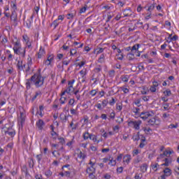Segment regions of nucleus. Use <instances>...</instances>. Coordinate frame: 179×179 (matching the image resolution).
<instances>
[{
    "instance_id": "aec40b11",
    "label": "nucleus",
    "mask_w": 179,
    "mask_h": 179,
    "mask_svg": "<svg viewBox=\"0 0 179 179\" xmlns=\"http://www.w3.org/2000/svg\"><path fill=\"white\" fill-rule=\"evenodd\" d=\"M130 78L131 75H123L121 76L120 79L124 83H128V80H129Z\"/></svg>"
},
{
    "instance_id": "c85d7f7f",
    "label": "nucleus",
    "mask_w": 179,
    "mask_h": 179,
    "mask_svg": "<svg viewBox=\"0 0 179 179\" xmlns=\"http://www.w3.org/2000/svg\"><path fill=\"white\" fill-rule=\"evenodd\" d=\"M65 95H62V92H61L60 94V99H59V101H60V104L63 105L65 104L66 101V96H64Z\"/></svg>"
},
{
    "instance_id": "8fccbe9b",
    "label": "nucleus",
    "mask_w": 179,
    "mask_h": 179,
    "mask_svg": "<svg viewBox=\"0 0 179 179\" xmlns=\"http://www.w3.org/2000/svg\"><path fill=\"white\" fill-rule=\"evenodd\" d=\"M92 136V134H89V132H85L83 134V139L85 141H87V139H89V138H90V136Z\"/></svg>"
},
{
    "instance_id": "603ef678",
    "label": "nucleus",
    "mask_w": 179,
    "mask_h": 179,
    "mask_svg": "<svg viewBox=\"0 0 179 179\" xmlns=\"http://www.w3.org/2000/svg\"><path fill=\"white\" fill-rule=\"evenodd\" d=\"M99 92V90L96 89V90H92L90 92V96H92V97H94V96H96V94H97V92Z\"/></svg>"
},
{
    "instance_id": "ddd939ff",
    "label": "nucleus",
    "mask_w": 179,
    "mask_h": 179,
    "mask_svg": "<svg viewBox=\"0 0 179 179\" xmlns=\"http://www.w3.org/2000/svg\"><path fill=\"white\" fill-rule=\"evenodd\" d=\"M158 87L159 83L157 81L152 82V85L150 87V92H151V93H156Z\"/></svg>"
},
{
    "instance_id": "393cba45",
    "label": "nucleus",
    "mask_w": 179,
    "mask_h": 179,
    "mask_svg": "<svg viewBox=\"0 0 179 179\" xmlns=\"http://www.w3.org/2000/svg\"><path fill=\"white\" fill-rule=\"evenodd\" d=\"M163 173L166 177H170V176H171V169L169 168H166L164 169Z\"/></svg>"
},
{
    "instance_id": "c9c22d12",
    "label": "nucleus",
    "mask_w": 179,
    "mask_h": 179,
    "mask_svg": "<svg viewBox=\"0 0 179 179\" xmlns=\"http://www.w3.org/2000/svg\"><path fill=\"white\" fill-rule=\"evenodd\" d=\"M60 120L62 122H66V120H68V116L64 113L60 114Z\"/></svg>"
},
{
    "instance_id": "a19ab883",
    "label": "nucleus",
    "mask_w": 179,
    "mask_h": 179,
    "mask_svg": "<svg viewBox=\"0 0 179 179\" xmlns=\"http://www.w3.org/2000/svg\"><path fill=\"white\" fill-rule=\"evenodd\" d=\"M145 142H146V138L145 137H143L141 139V142L139 145V148H141V149H143V148H145Z\"/></svg>"
},
{
    "instance_id": "4be33fe9",
    "label": "nucleus",
    "mask_w": 179,
    "mask_h": 179,
    "mask_svg": "<svg viewBox=\"0 0 179 179\" xmlns=\"http://www.w3.org/2000/svg\"><path fill=\"white\" fill-rule=\"evenodd\" d=\"M3 51L2 49L0 50V65H2V64L6 61V57H5L4 55H2Z\"/></svg>"
},
{
    "instance_id": "774afa93",
    "label": "nucleus",
    "mask_w": 179,
    "mask_h": 179,
    "mask_svg": "<svg viewBox=\"0 0 179 179\" xmlns=\"http://www.w3.org/2000/svg\"><path fill=\"white\" fill-rule=\"evenodd\" d=\"M50 135L53 137V139H56L58 136V134L57 132H55V131H50Z\"/></svg>"
},
{
    "instance_id": "f03ea898",
    "label": "nucleus",
    "mask_w": 179,
    "mask_h": 179,
    "mask_svg": "<svg viewBox=\"0 0 179 179\" xmlns=\"http://www.w3.org/2000/svg\"><path fill=\"white\" fill-rule=\"evenodd\" d=\"M15 41L13 43V50L14 54L16 55H19L21 58L26 57V48H22V43L20 42V39L17 38V36H15Z\"/></svg>"
},
{
    "instance_id": "f257e3e1",
    "label": "nucleus",
    "mask_w": 179,
    "mask_h": 179,
    "mask_svg": "<svg viewBox=\"0 0 179 179\" xmlns=\"http://www.w3.org/2000/svg\"><path fill=\"white\" fill-rule=\"evenodd\" d=\"M45 80V77L38 73H34L29 79L27 80L26 87L29 90V89H31V85H33L36 89H39V87L44 86Z\"/></svg>"
},
{
    "instance_id": "de8ad7c7",
    "label": "nucleus",
    "mask_w": 179,
    "mask_h": 179,
    "mask_svg": "<svg viewBox=\"0 0 179 179\" xmlns=\"http://www.w3.org/2000/svg\"><path fill=\"white\" fill-rule=\"evenodd\" d=\"M143 178V174L142 173H136L134 176V179H142Z\"/></svg>"
},
{
    "instance_id": "052dcab7",
    "label": "nucleus",
    "mask_w": 179,
    "mask_h": 179,
    "mask_svg": "<svg viewBox=\"0 0 179 179\" xmlns=\"http://www.w3.org/2000/svg\"><path fill=\"white\" fill-rule=\"evenodd\" d=\"M134 103L135 106H137V107H141L142 104H141V99H137L134 101Z\"/></svg>"
},
{
    "instance_id": "b1692460",
    "label": "nucleus",
    "mask_w": 179,
    "mask_h": 179,
    "mask_svg": "<svg viewBox=\"0 0 179 179\" xmlns=\"http://www.w3.org/2000/svg\"><path fill=\"white\" fill-rule=\"evenodd\" d=\"M99 64H103L106 62V55L104 54H101L98 59Z\"/></svg>"
},
{
    "instance_id": "cd10ccee",
    "label": "nucleus",
    "mask_w": 179,
    "mask_h": 179,
    "mask_svg": "<svg viewBox=\"0 0 179 179\" xmlns=\"http://www.w3.org/2000/svg\"><path fill=\"white\" fill-rule=\"evenodd\" d=\"M102 52H104V48H98L94 50V54H96V55L102 54Z\"/></svg>"
},
{
    "instance_id": "ea45409f",
    "label": "nucleus",
    "mask_w": 179,
    "mask_h": 179,
    "mask_svg": "<svg viewBox=\"0 0 179 179\" xmlns=\"http://www.w3.org/2000/svg\"><path fill=\"white\" fill-rule=\"evenodd\" d=\"M41 91H38L35 93V95L32 97L31 100L32 101H34L37 97H41Z\"/></svg>"
},
{
    "instance_id": "4d7b16f0",
    "label": "nucleus",
    "mask_w": 179,
    "mask_h": 179,
    "mask_svg": "<svg viewBox=\"0 0 179 179\" xmlns=\"http://www.w3.org/2000/svg\"><path fill=\"white\" fill-rule=\"evenodd\" d=\"M108 76H109V78H114V76H115V70L109 71Z\"/></svg>"
},
{
    "instance_id": "39448f33",
    "label": "nucleus",
    "mask_w": 179,
    "mask_h": 179,
    "mask_svg": "<svg viewBox=\"0 0 179 179\" xmlns=\"http://www.w3.org/2000/svg\"><path fill=\"white\" fill-rule=\"evenodd\" d=\"M128 125L131 128H134L136 131L141 129V125H142V120H130L128 122Z\"/></svg>"
},
{
    "instance_id": "9d476101",
    "label": "nucleus",
    "mask_w": 179,
    "mask_h": 179,
    "mask_svg": "<svg viewBox=\"0 0 179 179\" xmlns=\"http://www.w3.org/2000/svg\"><path fill=\"white\" fill-rule=\"evenodd\" d=\"M148 124L152 127L160 125V120L156 117H152L148 120Z\"/></svg>"
},
{
    "instance_id": "864d4df0",
    "label": "nucleus",
    "mask_w": 179,
    "mask_h": 179,
    "mask_svg": "<svg viewBox=\"0 0 179 179\" xmlns=\"http://www.w3.org/2000/svg\"><path fill=\"white\" fill-rule=\"evenodd\" d=\"M75 99L71 98L69 101V106H71V107H75Z\"/></svg>"
},
{
    "instance_id": "72a5a7b5",
    "label": "nucleus",
    "mask_w": 179,
    "mask_h": 179,
    "mask_svg": "<svg viewBox=\"0 0 179 179\" xmlns=\"http://www.w3.org/2000/svg\"><path fill=\"white\" fill-rule=\"evenodd\" d=\"M78 159H80V160H85V159H86V154L80 151V153L78 155Z\"/></svg>"
},
{
    "instance_id": "6e6d98bb",
    "label": "nucleus",
    "mask_w": 179,
    "mask_h": 179,
    "mask_svg": "<svg viewBox=\"0 0 179 179\" xmlns=\"http://www.w3.org/2000/svg\"><path fill=\"white\" fill-rule=\"evenodd\" d=\"M140 135H141V132L140 131L137 132V135H135L133 136V140L134 141H139V139H141V137H139Z\"/></svg>"
},
{
    "instance_id": "69168bd1",
    "label": "nucleus",
    "mask_w": 179,
    "mask_h": 179,
    "mask_svg": "<svg viewBox=\"0 0 179 179\" xmlns=\"http://www.w3.org/2000/svg\"><path fill=\"white\" fill-rule=\"evenodd\" d=\"M122 14L121 13H117V14L115 17V20H117V21L120 20L121 17H122Z\"/></svg>"
},
{
    "instance_id": "79ce46f5",
    "label": "nucleus",
    "mask_w": 179,
    "mask_h": 179,
    "mask_svg": "<svg viewBox=\"0 0 179 179\" xmlns=\"http://www.w3.org/2000/svg\"><path fill=\"white\" fill-rule=\"evenodd\" d=\"M6 43H8V38H6V36H3L0 41V44L1 45H6Z\"/></svg>"
},
{
    "instance_id": "7ed1b4c3",
    "label": "nucleus",
    "mask_w": 179,
    "mask_h": 179,
    "mask_svg": "<svg viewBox=\"0 0 179 179\" xmlns=\"http://www.w3.org/2000/svg\"><path fill=\"white\" fill-rule=\"evenodd\" d=\"M75 79L68 81V87L64 91H62V96L66 94H71L75 90L73 89V84L75 83Z\"/></svg>"
},
{
    "instance_id": "6ab92c4d",
    "label": "nucleus",
    "mask_w": 179,
    "mask_h": 179,
    "mask_svg": "<svg viewBox=\"0 0 179 179\" xmlns=\"http://www.w3.org/2000/svg\"><path fill=\"white\" fill-rule=\"evenodd\" d=\"M26 66V64H23V61L19 60L17 64V68L19 71H23Z\"/></svg>"
},
{
    "instance_id": "20e7f679",
    "label": "nucleus",
    "mask_w": 179,
    "mask_h": 179,
    "mask_svg": "<svg viewBox=\"0 0 179 179\" xmlns=\"http://www.w3.org/2000/svg\"><path fill=\"white\" fill-rule=\"evenodd\" d=\"M20 116L18 117V122L23 125L26 121V110L22 106H19Z\"/></svg>"
},
{
    "instance_id": "c03bdc74",
    "label": "nucleus",
    "mask_w": 179,
    "mask_h": 179,
    "mask_svg": "<svg viewBox=\"0 0 179 179\" xmlns=\"http://www.w3.org/2000/svg\"><path fill=\"white\" fill-rule=\"evenodd\" d=\"M25 45H26L25 50L27 48L30 49V50H33V45H31V41H30V40L28 42H27L25 43Z\"/></svg>"
},
{
    "instance_id": "37998d69",
    "label": "nucleus",
    "mask_w": 179,
    "mask_h": 179,
    "mask_svg": "<svg viewBox=\"0 0 179 179\" xmlns=\"http://www.w3.org/2000/svg\"><path fill=\"white\" fill-rule=\"evenodd\" d=\"M52 155H53L54 157H56V159H58L59 156H61V153H59V151L58 150H54L52 152Z\"/></svg>"
},
{
    "instance_id": "338daca9",
    "label": "nucleus",
    "mask_w": 179,
    "mask_h": 179,
    "mask_svg": "<svg viewBox=\"0 0 179 179\" xmlns=\"http://www.w3.org/2000/svg\"><path fill=\"white\" fill-rule=\"evenodd\" d=\"M116 110H117V111H121L122 110V103H117Z\"/></svg>"
},
{
    "instance_id": "a211bd4d",
    "label": "nucleus",
    "mask_w": 179,
    "mask_h": 179,
    "mask_svg": "<svg viewBox=\"0 0 179 179\" xmlns=\"http://www.w3.org/2000/svg\"><path fill=\"white\" fill-rule=\"evenodd\" d=\"M11 12H16L17 10V4L16 0L12 1L10 3Z\"/></svg>"
},
{
    "instance_id": "423d86ee",
    "label": "nucleus",
    "mask_w": 179,
    "mask_h": 179,
    "mask_svg": "<svg viewBox=\"0 0 179 179\" xmlns=\"http://www.w3.org/2000/svg\"><path fill=\"white\" fill-rule=\"evenodd\" d=\"M123 17H136V15L134 13L132 9L130 7L124 8L122 10Z\"/></svg>"
},
{
    "instance_id": "bf43d9fd",
    "label": "nucleus",
    "mask_w": 179,
    "mask_h": 179,
    "mask_svg": "<svg viewBox=\"0 0 179 179\" xmlns=\"http://www.w3.org/2000/svg\"><path fill=\"white\" fill-rule=\"evenodd\" d=\"M69 127H70V128H71L72 131H75L76 129V128H78V125L77 124H74L73 122H71L70 123Z\"/></svg>"
},
{
    "instance_id": "680f3d73",
    "label": "nucleus",
    "mask_w": 179,
    "mask_h": 179,
    "mask_svg": "<svg viewBox=\"0 0 179 179\" xmlns=\"http://www.w3.org/2000/svg\"><path fill=\"white\" fill-rule=\"evenodd\" d=\"M141 153V151H139V150L138 149H135L133 150L132 152V156L133 157H135V156H138V155Z\"/></svg>"
},
{
    "instance_id": "09e8293b",
    "label": "nucleus",
    "mask_w": 179,
    "mask_h": 179,
    "mask_svg": "<svg viewBox=\"0 0 179 179\" xmlns=\"http://www.w3.org/2000/svg\"><path fill=\"white\" fill-rule=\"evenodd\" d=\"M163 93L166 97L171 96V90H170L169 89L166 90L165 91H164Z\"/></svg>"
},
{
    "instance_id": "f704fd0d",
    "label": "nucleus",
    "mask_w": 179,
    "mask_h": 179,
    "mask_svg": "<svg viewBox=\"0 0 179 179\" xmlns=\"http://www.w3.org/2000/svg\"><path fill=\"white\" fill-rule=\"evenodd\" d=\"M87 173H96V168L94 166H88L87 168Z\"/></svg>"
},
{
    "instance_id": "0e129e2a",
    "label": "nucleus",
    "mask_w": 179,
    "mask_h": 179,
    "mask_svg": "<svg viewBox=\"0 0 179 179\" xmlns=\"http://www.w3.org/2000/svg\"><path fill=\"white\" fill-rule=\"evenodd\" d=\"M141 162H142V159H141V157H137L136 159H134V164H138L139 163H141Z\"/></svg>"
},
{
    "instance_id": "473e14b6",
    "label": "nucleus",
    "mask_w": 179,
    "mask_h": 179,
    "mask_svg": "<svg viewBox=\"0 0 179 179\" xmlns=\"http://www.w3.org/2000/svg\"><path fill=\"white\" fill-rule=\"evenodd\" d=\"M44 174L45 177H47V178H50V177L52 176V171H51V169H47L46 171H45Z\"/></svg>"
},
{
    "instance_id": "f3484780",
    "label": "nucleus",
    "mask_w": 179,
    "mask_h": 179,
    "mask_svg": "<svg viewBox=\"0 0 179 179\" xmlns=\"http://www.w3.org/2000/svg\"><path fill=\"white\" fill-rule=\"evenodd\" d=\"M173 153H174V150H173V149L171 148H168L164 151V156L168 157V156H171V155H173Z\"/></svg>"
},
{
    "instance_id": "c756f323",
    "label": "nucleus",
    "mask_w": 179,
    "mask_h": 179,
    "mask_svg": "<svg viewBox=\"0 0 179 179\" xmlns=\"http://www.w3.org/2000/svg\"><path fill=\"white\" fill-rule=\"evenodd\" d=\"M51 27H53L54 30H55V29H57V27H58V26H59V22H58V20H55L52 24H51Z\"/></svg>"
},
{
    "instance_id": "4468645a",
    "label": "nucleus",
    "mask_w": 179,
    "mask_h": 179,
    "mask_svg": "<svg viewBox=\"0 0 179 179\" xmlns=\"http://www.w3.org/2000/svg\"><path fill=\"white\" fill-rule=\"evenodd\" d=\"M139 117L141 120H143V121H146L147 118L152 117V114H150V112H142L140 113Z\"/></svg>"
},
{
    "instance_id": "bb28decb",
    "label": "nucleus",
    "mask_w": 179,
    "mask_h": 179,
    "mask_svg": "<svg viewBox=\"0 0 179 179\" xmlns=\"http://www.w3.org/2000/svg\"><path fill=\"white\" fill-rule=\"evenodd\" d=\"M85 65H86V60H83L81 62L75 63V66H79V68H83Z\"/></svg>"
},
{
    "instance_id": "2f4dec72",
    "label": "nucleus",
    "mask_w": 179,
    "mask_h": 179,
    "mask_svg": "<svg viewBox=\"0 0 179 179\" xmlns=\"http://www.w3.org/2000/svg\"><path fill=\"white\" fill-rule=\"evenodd\" d=\"M164 162L165 163L162 164L161 166H166V167H168V166H170V164H171V159L169 158H165Z\"/></svg>"
},
{
    "instance_id": "0eeeda50",
    "label": "nucleus",
    "mask_w": 179,
    "mask_h": 179,
    "mask_svg": "<svg viewBox=\"0 0 179 179\" xmlns=\"http://www.w3.org/2000/svg\"><path fill=\"white\" fill-rule=\"evenodd\" d=\"M88 73L89 71L86 68H83L81 71H80L79 74L82 79V83H85V82H86V76H87Z\"/></svg>"
},
{
    "instance_id": "a18cd8bd",
    "label": "nucleus",
    "mask_w": 179,
    "mask_h": 179,
    "mask_svg": "<svg viewBox=\"0 0 179 179\" xmlns=\"http://www.w3.org/2000/svg\"><path fill=\"white\" fill-rule=\"evenodd\" d=\"M25 45H26L25 50L27 48L30 49V50H33V45H31V41H30V40L28 42H27L25 43Z\"/></svg>"
},
{
    "instance_id": "e2e57ef3",
    "label": "nucleus",
    "mask_w": 179,
    "mask_h": 179,
    "mask_svg": "<svg viewBox=\"0 0 179 179\" xmlns=\"http://www.w3.org/2000/svg\"><path fill=\"white\" fill-rule=\"evenodd\" d=\"M139 111H141V109L138 108H133V113L136 115H140L141 114H139Z\"/></svg>"
},
{
    "instance_id": "13d9d810",
    "label": "nucleus",
    "mask_w": 179,
    "mask_h": 179,
    "mask_svg": "<svg viewBox=\"0 0 179 179\" xmlns=\"http://www.w3.org/2000/svg\"><path fill=\"white\" fill-rule=\"evenodd\" d=\"M120 89H121L122 92H123V93H124V94L129 93V89H128L125 87H121Z\"/></svg>"
},
{
    "instance_id": "5fc2aeb1",
    "label": "nucleus",
    "mask_w": 179,
    "mask_h": 179,
    "mask_svg": "<svg viewBox=\"0 0 179 179\" xmlns=\"http://www.w3.org/2000/svg\"><path fill=\"white\" fill-rule=\"evenodd\" d=\"M116 57L118 61H122V59H124V54L122 53L116 54Z\"/></svg>"
},
{
    "instance_id": "2eb2a0df",
    "label": "nucleus",
    "mask_w": 179,
    "mask_h": 179,
    "mask_svg": "<svg viewBox=\"0 0 179 179\" xmlns=\"http://www.w3.org/2000/svg\"><path fill=\"white\" fill-rule=\"evenodd\" d=\"M131 160H132V157L129 154L125 155L123 157L124 164H127V165L129 164V163H131Z\"/></svg>"
},
{
    "instance_id": "a878e982",
    "label": "nucleus",
    "mask_w": 179,
    "mask_h": 179,
    "mask_svg": "<svg viewBox=\"0 0 179 179\" xmlns=\"http://www.w3.org/2000/svg\"><path fill=\"white\" fill-rule=\"evenodd\" d=\"M151 168H152V170H153V171L156 172L157 171V170H159V169H160V165H159L158 163L152 164Z\"/></svg>"
},
{
    "instance_id": "7c9ffc66",
    "label": "nucleus",
    "mask_w": 179,
    "mask_h": 179,
    "mask_svg": "<svg viewBox=\"0 0 179 179\" xmlns=\"http://www.w3.org/2000/svg\"><path fill=\"white\" fill-rule=\"evenodd\" d=\"M90 139V141H93L94 143H100V140H97V136L96 135L91 134Z\"/></svg>"
},
{
    "instance_id": "4c0bfd02",
    "label": "nucleus",
    "mask_w": 179,
    "mask_h": 179,
    "mask_svg": "<svg viewBox=\"0 0 179 179\" xmlns=\"http://www.w3.org/2000/svg\"><path fill=\"white\" fill-rule=\"evenodd\" d=\"M148 92L149 90H148L146 86H143L141 87V94H148Z\"/></svg>"
},
{
    "instance_id": "3c124183",
    "label": "nucleus",
    "mask_w": 179,
    "mask_h": 179,
    "mask_svg": "<svg viewBox=\"0 0 179 179\" xmlns=\"http://www.w3.org/2000/svg\"><path fill=\"white\" fill-rule=\"evenodd\" d=\"M13 130V128L9 127L8 128H4V134L5 135H8L9 132H11Z\"/></svg>"
},
{
    "instance_id": "dca6fc26",
    "label": "nucleus",
    "mask_w": 179,
    "mask_h": 179,
    "mask_svg": "<svg viewBox=\"0 0 179 179\" xmlns=\"http://www.w3.org/2000/svg\"><path fill=\"white\" fill-rule=\"evenodd\" d=\"M149 169V165L146 163H144L140 166V171L143 173H146Z\"/></svg>"
},
{
    "instance_id": "f8f14e48",
    "label": "nucleus",
    "mask_w": 179,
    "mask_h": 179,
    "mask_svg": "<svg viewBox=\"0 0 179 179\" xmlns=\"http://www.w3.org/2000/svg\"><path fill=\"white\" fill-rule=\"evenodd\" d=\"M45 55V48L43 46H40L39 51L38 52V59H41Z\"/></svg>"
},
{
    "instance_id": "5701e85b",
    "label": "nucleus",
    "mask_w": 179,
    "mask_h": 179,
    "mask_svg": "<svg viewBox=\"0 0 179 179\" xmlns=\"http://www.w3.org/2000/svg\"><path fill=\"white\" fill-rule=\"evenodd\" d=\"M29 41H30V37H29V35H27V34H24L22 35V43L25 44Z\"/></svg>"
},
{
    "instance_id": "e433bc0d",
    "label": "nucleus",
    "mask_w": 179,
    "mask_h": 179,
    "mask_svg": "<svg viewBox=\"0 0 179 179\" xmlns=\"http://www.w3.org/2000/svg\"><path fill=\"white\" fill-rule=\"evenodd\" d=\"M32 64H33V62H32V60H31V57H29L27 58L28 69L27 70V72L29 71H30V66H31Z\"/></svg>"
},
{
    "instance_id": "49530a36",
    "label": "nucleus",
    "mask_w": 179,
    "mask_h": 179,
    "mask_svg": "<svg viewBox=\"0 0 179 179\" xmlns=\"http://www.w3.org/2000/svg\"><path fill=\"white\" fill-rule=\"evenodd\" d=\"M163 107H164V110L165 111H169V110H170V103H164L162 104Z\"/></svg>"
},
{
    "instance_id": "412c9836",
    "label": "nucleus",
    "mask_w": 179,
    "mask_h": 179,
    "mask_svg": "<svg viewBox=\"0 0 179 179\" xmlns=\"http://www.w3.org/2000/svg\"><path fill=\"white\" fill-rule=\"evenodd\" d=\"M142 130L145 132L146 135H151L152 132V129L149 127H144L142 128Z\"/></svg>"
},
{
    "instance_id": "6e6552de",
    "label": "nucleus",
    "mask_w": 179,
    "mask_h": 179,
    "mask_svg": "<svg viewBox=\"0 0 179 179\" xmlns=\"http://www.w3.org/2000/svg\"><path fill=\"white\" fill-rule=\"evenodd\" d=\"M10 19L13 22V26H17V13L16 11H11Z\"/></svg>"
},
{
    "instance_id": "1a4fd4ad",
    "label": "nucleus",
    "mask_w": 179,
    "mask_h": 179,
    "mask_svg": "<svg viewBox=\"0 0 179 179\" xmlns=\"http://www.w3.org/2000/svg\"><path fill=\"white\" fill-rule=\"evenodd\" d=\"M54 58H55V56L52 53H50L48 55L47 59L44 62L45 65L46 66H50L51 64H52V62L54 61Z\"/></svg>"
},
{
    "instance_id": "9b49d317",
    "label": "nucleus",
    "mask_w": 179,
    "mask_h": 179,
    "mask_svg": "<svg viewBox=\"0 0 179 179\" xmlns=\"http://www.w3.org/2000/svg\"><path fill=\"white\" fill-rule=\"evenodd\" d=\"M36 125L38 129V131H43L44 128V125H45V123L44 122V120L39 119L36 123Z\"/></svg>"
},
{
    "instance_id": "58836bf2",
    "label": "nucleus",
    "mask_w": 179,
    "mask_h": 179,
    "mask_svg": "<svg viewBox=\"0 0 179 179\" xmlns=\"http://www.w3.org/2000/svg\"><path fill=\"white\" fill-rule=\"evenodd\" d=\"M108 164L111 166V167H114L117 164V161L112 158L110 160L109 159Z\"/></svg>"
}]
</instances>
